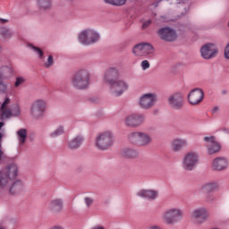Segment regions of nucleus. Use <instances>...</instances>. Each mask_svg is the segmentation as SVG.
<instances>
[{"label": "nucleus", "instance_id": "f257e3e1", "mask_svg": "<svg viewBox=\"0 0 229 229\" xmlns=\"http://www.w3.org/2000/svg\"><path fill=\"white\" fill-rule=\"evenodd\" d=\"M121 73L116 68L108 69L104 75V81L106 85H109L110 92L115 98L123 96L130 86L124 80L119 79Z\"/></svg>", "mask_w": 229, "mask_h": 229}, {"label": "nucleus", "instance_id": "f03ea898", "mask_svg": "<svg viewBox=\"0 0 229 229\" xmlns=\"http://www.w3.org/2000/svg\"><path fill=\"white\" fill-rule=\"evenodd\" d=\"M72 87L76 90H85L90 85V72L89 70L81 69L71 79Z\"/></svg>", "mask_w": 229, "mask_h": 229}, {"label": "nucleus", "instance_id": "7ed1b4c3", "mask_svg": "<svg viewBox=\"0 0 229 229\" xmlns=\"http://www.w3.org/2000/svg\"><path fill=\"white\" fill-rule=\"evenodd\" d=\"M114 142H115L114 134L111 131H106L97 135L95 146L97 149H99L100 151H106L114 146Z\"/></svg>", "mask_w": 229, "mask_h": 229}, {"label": "nucleus", "instance_id": "20e7f679", "mask_svg": "<svg viewBox=\"0 0 229 229\" xmlns=\"http://www.w3.org/2000/svg\"><path fill=\"white\" fill-rule=\"evenodd\" d=\"M183 219V211L180 208H172L165 210L162 215V221L165 225L174 226Z\"/></svg>", "mask_w": 229, "mask_h": 229}, {"label": "nucleus", "instance_id": "39448f33", "mask_svg": "<svg viewBox=\"0 0 229 229\" xmlns=\"http://www.w3.org/2000/svg\"><path fill=\"white\" fill-rule=\"evenodd\" d=\"M10 105V99L7 98L0 106V119L4 121L10 119V117H19L21 115V107L15 104L12 108H8Z\"/></svg>", "mask_w": 229, "mask_h": 229}, {"label": "nucleus", "instance_id": "423d86ee", "mask_svg": "<svg viewBox=\"0 0 229 229\" xmlns=\"http://www.w3.org/2000/svg\"><path fill=\"white\" fill-rule=\"evenodd\" d=\"M129 140L131 144L146 148V146H149L153 142V138L146 132L135 131L129 134Z\"/></svg>", "mask_w": 229, "mask_h": 229}, {"label": "nucleus", "instance_id": "0eeeda50", "mask_svg": "<svg viewBox=\"0 0 229 229\" xmlns=\"http://www.w3.org/2000/svg\"><path fill=\"white\" fill-rule=\"evenodd\" d=\"M199 162V155L196 152H188L182 159V168L184 171H194Z\"/></svg>", "mask_w": 229, "mask_h": 229}, {"label": "nucleus", "instance_id": "6e6552de", "mask_svg": "<svg viewBox=\"0 0 229 229\" xmlns=\"http://www.w3.org/2000/svg\"><path fill=\"white\" fill-rule=\"evenodd\" d=\"M99 40V34L93 30H86L79 35V42L83 46H90L96 44Z\"/></svg>", "mask_w": 229, "mask_h": 229}, {"label": "nucleus", "instance_id": "1a4fd4ad", "mask_svg": "<svg viewBox=\"0 0 229 229\" xmlns=\"http://www.w3.org/2000/svg\"><path fill=\"white\" fill-rule=\"evenodd\" d=\"M47 104L44 99H37L35 100L30 106V115L34 119H40L44 117V114H46V108Z\"/></svg>", "mask_w": 229, "mask_h": 229}, {"label": "nucleus", "instance_id": "9d476101", "mask_svg": "<svg viewBox=\"0 0 229 229\" xmlns=\"http://www.w3.org/2000/svg\"><path fill=\"white\" fill-rule=\"evenodd\" d=\"M157 35L159 37L161 40H164L165 42H174V40L178 38L176 30L170 27L160 28L157 31Z\"/></svg>", "mask_w": 229, "mask_h": 229}, {"label": "nucleus", "instance_id": "9b49d317", "mask_svg": "<svg viewBox=\"0 0 229 229\" xmlns=\"http://www.w3.org/2000/svg\"><path fill=\"white\" fill-rule=\"evenodd\" d=\"M167 104L172 110H182L184 105L183 95L180 92L170 95L167 98Z\"/></svg>", "mask_w": 229, "mask_h": 229}, {"label": "nucleus", "instance_id": "f8f14e48", "mask_svg": "<svg viewBox=\"0 0 229 229\" xmlns=\"http://www.w3.org/2000/svg\"><path fill=\"white\" fill-rule=\"evenodd\" d=\"M217 53H219V50L217 49V46L214 43H207L200 48V55L204 60L216 58Z\"/></svg>", "mask_w": 229, "mask_h": 229}, {"label": "nucleus", "instance_id": "ddd939ff", "mask_svg": "<svg viewBox=\"0 0 229 229\" xmlns=\"http://www.w3.org/2000/svg\"><path fill=\"white\" fill-rule=\"evenodd\" d=\"M157 98L156 94L147 93L140 98L139 106L143 110H149V108H153V106H155V103H157Z\"/></svg>", "mask_w": 229, "mask_h": 229}, {"label": "nucleus", "instance_id": "4468645a", "mask_svg": "<svg viewBox=\"0 0 229 229\" xmlns=\"http://www.w3.org/2000/svg\"><path fill=\"white\" fill-rule=\"evenodd\" d=\"M191 219L195 225H203L208 219V210L205 208H199L192 211Z\"/></svg>", "mask_w": 229, "mask_h": 229}, {"label": "nucleus", "instance_id": "2eb2a0df", "mask_svg": "<svg viewBox=\"0 0 229 229\" xmlns=\"http://www.w3.org/2000/svg\"><path fill=\"white\" fill-rule=\"evenodd\" d=\"M204 142L208 155H216V153L221 151V143L217 142L216 137H204Z\"/></svg>", "mask_w": 229, "mask_h": 229}, {"label": "nucleus", "instance_id": "dca6fc26", "mask_svg": "<svg viewBox=\"0 0 229 229\" xmlns=\"http://www.w3.org/2000/svg\"><path fill=\"white\" fill-rule=\"evenodd\" d=\"M132 53L135 56H146L147 55H151V53H153V46L148 43L136 45L132 49Z\"/></svg>", "mask_w": 229, "mask_h": 229}, {"label": "nucleus", "instance_id": "f3484780", "mask_svg": "<svg viewBox=\"0 0 229 229\" xmlns=\"http://www.w3.org/2000/svg\"><path fill=\"white\" fill-rule=\"evenodd\" d=\"M205 98V93L203 89L199 88L193 89L188 95V101L191 105H199Z\"/></svg>", "mask_w": 229, "mask_h": 229}, {"label": "nucleus", "instance_id": "a211bd4d", "mask_svg": "<svg viewBox=\"0 0 229 229\" xmlns=\"http://www.w3.org/2000/svg\"><path fill=\"white\" fill-rule=\"evenodd\" d=\"M146 121L143 114H132L125 118V124L130 128H137Z\"/></svg>", "mask_w": 229, "mask_h": 229}, {"label": "nucleus", "instance_id": "6ab92c4d", "mask_svg": "<svg viewBox=\"0 0 229 229\" xmlns=\"http://www.w3.org/2000/svg\"><path fill=\"white\" fill-rule=\"evenodd\" d=\"M47 208L52 214H60L64 210V199H53L49 201Z\"/></svg>", "mask_w": 229, "mask_h": 229}, {"label": "nucleus", "instance_id": "aec40b11", "mask_svg": "<svg viewBox=\"0 0 229 229\" xmlns=\"http://www.w3.org/2000/svg\"><path fill=\"white\" fill-rule=\"evenodd\" d=\"M228 159L226 157H216L212 162V168L214 171H225L228 169Z\"/></svg>", "mask_w": 229, "mask_h": 229}, {"label": "nucleus", "instance_id": "412c9836", "mask_svg": "<svg viewBox=\"0 0 229 229\" xmlns=\"http://www.w3.org/2000/svg\"><path fill=\"white\" fill-rule=\"evenodd\" d=\"M23 192H26V186H24V182L21 181L14 182L9 189L10 196H19V194H22Z\"/></svg>", "mask_w": 229, "mask_h": 229}, {"label": "nucleus", "instance_id": "4be33fe9", "mask_svg": "<svg viewBox=\"0 0 229 229\" xmlns=\"http://www.w3.org/2000/svg\"><path fill=\"white\" fill-rule=\"evenodd\" d=\"M189 142L187 140L177 138L172 141V149L174 153H178V151H182L183 148H187Z\"/></svg>", "mask_w": 229, "mask_h": 229}, {"label": "nucleus", "instance_id": "5701e85b", "mask_svg": "<svg viewBox=\"0 0 229 229\" xmlns=\"http://www.w3.org/2000/svg\"><path fill=\"white\" fill-rule=\"evenodd\" d=\"M137 196L140 198H146V199H150L153 201L158 198V191L155 190H140L137 192Z\"/></svg>", "mask_w": 229, "mask_h": 229}, {"label": "nucleus", "instance_id": "b1692460", "mask_svg": "<svg viewBox=\"0 0 229 229\" xmlns=\"http://www.w3.org/2000/svg\"><path fill=\"white\" fill-rule=\"evenodd\" d=\"M84 140L85 139L83 138V136L77 135L69 140L68 147L70 149H78L81 147V144H83Z\"/></svg>", "mask_w": 229, "mask_h": 229}, {"label": "nucleus", "instance_id": "393cba45", "mask_svg": "<svg viewBox=\"0 0 229 229\" xmlns=\"http://www.w3.org/2000/svg\"><path fill=\"white\" fill-rule=\"evenodd\" d=\"M2 173H5V174H7L9 179L13 180L14 178H17V173H19V167H17V165L13 164V165H10Z\"/></svg>", "mask_w": 229, "mask_h": 229}, {"label": "nucleus", "instance_id": "a878e982", "mask_svg": "<svg viewBox=\"0 0 229 229\" xmlns=\"http://www.w3.org/2000/svg\"><path fill=\"white\" fill-rule=\"evenodd\" d=\"M12 74H13V67L12 65L0 67V80H4L8 76H12Z\"/></svg>", "mask_w": 229, "mask_h": 229}, {"label": "nucleus", "instance_id": "bb28decb", "mask_svg": "<svg viewBox=\"0 0 229 229\" xmlns=\"http://www.w3.org/2000/svg\"><path fill=\"white\" fill-rule=\"evenodd\" d=\"M10 182L12 180L8 177L6 173L1 172L0 173V189H6L8 185H10Z\"/></svg>", "mask_w": 229, "mask_h": 229}, {"label": "nucleus", "instance_id": "cd10ccee", "mask_svg": "<svg viewBox=\"0 0 229 229\" xmlns=\"http://www.w3.org/2000/svg\"><path fill=\"white\" fill-rule=\"evenodd\" d=\"M17 137L20 146H24V144H26V140L28 139V131L26 129H20L17 131Z\"/></svg>", "mask_w": 229, "mask_h": 229}, {"label": "nucleus", "instance_id": "c85d7f7f", "mask_svg": "<svg viewBox=\"0 0 229 229\" xmlns=\"http://www.w3.org/2000/svg\"><path fill=\"white\" fill-rule=\"evenodd\" d=\"M123 155L126 158H135L136 157H138L139 152L133 148H124L123 150Z\"/></svg>", "mask_w": 229, "mask_h": 229}, {"label": "nucleus", "instance_id": "c756f323", "mask_svg": "<svg viewBox=\"0 0 229 229\" xmlns=\"http://www.w3.org/2000/svg\"><path fill=\"white\" fill-rule=\"evenodd\" d=\"M0 35L3 38H7L9 40V38L13 37V31L6 27H2L0 28Z\"/></svg>", "mask_w": 229, "mask_h": 229}, {"label": "nucleus", "instance_id": "7c9ffc66", "mask_svg": "<svg viewBox=\"0 0 229 229\" xmlns=\"http://www.w3.org/2000/svg\"><path fill=\"white\" fill-rule=\"evenodd\" d=\"M38 6L41 10H51V0H38Z\"/></svg>", "mask_w": 229, "mask_h": 229}, {"label": "nucleus", "instance_id": "2f4dec72", "mask_svg": "<svg viewBox=\"0 0 229 229\" xmlns=\"http://www.w3.org/2000/svg\"><path fill=\"white\" fill-rule=\"evenodd\" d=\"M106 4H111L112 6H124L126 4V0H104Z\"/></svg>", "mask_w": 229, "mask_h": 229}, {"label": "nucleus", "instance_id": "473e14b6", "mask_svg": "<svg viewBox=\"0 0 229 229\" xmlns=\"http://www.w3.org/2000/svg\"><path fill=\"white\" fill-rule=\"evenodd\" d=\"M205 199L207 203H216V201H217L219 199L217 198L216 195L209 193L206 195Z\"/></svg>", "mask_w": 229, "mask_h": 229}, {"label": "nucleus", "instance_id": "72a5a7b5", "mask_svg": "<svg viewBox=\"0 0 229 229\" xmlns=\"http://www.w3.org/2000/svg\"><path fill=\"white\" fill-rule=\"evenodd\" d=\"M60 135H64V127L57 128L50 134V137H52V139H56V137H60Z\"/></svg>", "mask_w": 229, "mask_h": 229}, {"label": "nucleus", "instance_id": "f704fd0d", "mask_svg": "<svg viewBox=\"0 0 229 229\" xmlns=\"http://www.w3.org/2000/svg\"><path fill=\"white\" fill-rule=\"evenodd\" d=\"M216 183H207L202 186V189L204 191H207L208 192H212L216 189Z\"/></svg>", "mask_w": 229, "mask_h": 229}, {"label": "nucleus", "instance_id": "c9c22d12", "mask_svg": "<svg viewBox=\"0 0 229 229\" xmlns=\"http://www.w3.org/2000/svg\"><path fill=\"white\" fill-rule=\"evenodd\" d=\"M30 47H31V49H33L34 52L37 53V55H38V58H44V51H42V49H40L33 45H30Z\"/></svg>", "mask_w": 229, "mask_h": 229}, {"label": "nucleus", "instance_id": "e433bc0d", "mask_svg": "<svg viewBox=\"0 0 229 229\" xmlns=\"http://www.w3.org/2000/svg\"><path fill=\"white\" fill-rule=\"evenodd\" d=\"M23 83H26V79L24 77H17L14 87L17 89L18 87H21V85H22Z\"/></svg>", "mask_w": 229, "mask_h": 229}, {"label": "nucleus", "instance_id": "4c0bfd02", "mask_svg": "<svg viewBox=\"0 0 229 229\" xmlns=\"http://www.w3.org/2000/svg\"><path fill=\"white\" fill-rule=\"evenodd\" d=\"M53 64H55V61L53 59V55H49L48 58H47V62H46L44 64V66L47 67V68H49L53 65Z\"/></svg>", "mask_w": 229, "mask_h": 229}, {"label": "nucleus", "instance_id": "58836bf2", "mask_svg": "<svg viewBox=\"0 0 229 229\" xmlns=\"http://www.w3.org/2000/svg\"><path fill=\"white\" fill-rule=\"evenodd\" d=\"M84 202H85V204H86V207H87L88 208H90V206L92 205V203H94V199L86 197V198L84 199Z\"/></svg>", "mask_w": 229, "mask_h": 229}, {"label": "nucleus", "instance_id": "ea45409f", "mask_svg": "<svg viewBox=\"0 0 229 229\" xmlns=\"http://www.w3.org/2000/svg\"><path fill=\"white\" fill-rule=\"evenodd\" d=\"M149 66H150L149 61L144 60V61L141 62V69L143 71H146L147 69H149Z\"/></svg>", "mask_w": 229, "mask_h": 229}, {"label": "nucleus", "instance_id": "a19ab883", "mask_svg": "<svg viewBox=\"0 0 229 229\" xmlns=\"http://www.w3.org/2000/svg\"><path fill=\"white\" fill-rule=\"evenodd\" d=\"M7 86L4 84L3 80H0V94L6 92Z\"/></svg>", "mask_w": 229, "mask_h": 229}, {"label": "nucleus", "instance_id": "79ce46f5", "mask_svg": "<svg viewBox=\"0 0 229 229\" xmlns=\"http://www.w3.org/2000/svg\"><path fill=\"white\" fill-rule=\"evenodd\" d=\"M224 56L226 60H229V42L226 44L224 50Z\"/></svg>", "mask_w": 229, "mask_h": 229}, {"label": "nucleus", "instance_id": "37998d69", "mask_svg": "<svg viewBox=\"0 0 229 229\" xmlns=\"http://www.w3.org/2000/svg\"><path fill=\"white\" fill-rule=\"evenodd\" d=\"M149 26H151V20H148L142 24V30H146L147 28H149Z\"/></svg>", "mask_w": 229, "mask_h": 229}, {"label": "nucleus", "instance_id": "c03bdc74", "mask_svg": "<svg viewBox=\"0 0 229 229\" xmlns=\"http://www.w3.org/2000/svg\"><path fill=\"white\" fill-rule=\"evenodd\" d=\"M3 140V132H0V160H1V157H3L4 153L1 149V141Z\"/></svg>", "mask_w": 229, "mask_h": 229}, {"label": "nucleus", "instance_id": "a18cd8bd", "mask_svg": "<svg viewBox=\"0 0 229 229\" xmlns=\"http://www.w3.org/2000/svg\"><path fill=\"white\" fill-rule=\"evenodd\" d=\"M217 112H219V107L215 106L212 110V114H217Z\"/></svg>", "mask_w": 229, "mask_h": 229}, {"label": "nucleus", "instance_id": "49530a36", "mask_svg": "<svg viewBox=\"0 0 229 229\" xmlns=\"http://www.w3.org/2000/svg\"><path fill=\"white\" fill-rule=\"evenodd\" d=\"M0 22L2 24H6V22H8V20L0 18Z\"/></svg>", "mask_w": 229, "mask_h": 229}, {"label": "nucleus", "instance_id": "de8ad7c7", "mask_svg": "<svg viewBox=\"0 0 229 229\" xmlns=\"http://www.w3.org/2000/svg\"><path fill=\"white\" fill-rule=\"evenodd\" d=\"M149 229H162V228L158 225H153Z\"/></svg>", "mask_w": 229, "mask_h": 229}, {"label": "nucleus", "instance_id": "09e8293b", "mask_svg": "<svg viewBox=\"0 0 229 229\" xmlns=\"http://www.w3.org/2000/svg\"><path fill=\"white\" fill-rule=\"evenodd\" d=\"M4 126V123L0 122V130H1V128H3Z\"/></svg>", "mask_w": 229, "mask_h": 229}, {"label": "nucleus", "instance_id": "8fccbe9b", "mask_svg": "<svg viewBox=\"0 0 229 229\" xmlns=\"http://www.w3.org/2000/svg\"><path fill=\"white\" fill-rule=\"evenodd\" d=\"M182 4H185V3H187V0L182 1V2H179V4H182Z\"/></svg>", "mask_w": 229, "mask_h": 229}, {"label": "nucleus", "instance_id": "3c124183", "mask_svg": "<svg viewBox=\"0 0 229 229\" xmlns=\"http://www.w3.org/2000/svg\"><path fill=\"white\" fill-rule=\"evenodd\" d=\"M0 51H1V46H0Z\"/></svg>", "mask_w": 229, "mask_h": 229}]
</instances>
